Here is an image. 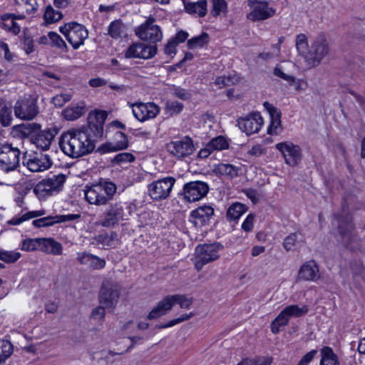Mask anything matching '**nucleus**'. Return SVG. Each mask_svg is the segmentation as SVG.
<instances>
[{"instance_id":"b1692460","label":"nucleus","mask_w":365,"mask_h":365,"mask_svg":"<svg viewBox=\"0 0 365 365\" xmlns=\"http://www.w3.org/2000/svg\"><path fill=\"white\" fill-rule=\"evenodd\" d=\"M214 214V209L209 205H204L192 210L190 213L189 221L195 227L205 225Z\"/></svg>"},{"instance_id":"2f4dec72","label":"nucleus","mask_w":365,"mask_h":365,"mask_svg":"<svg viewBox=\"0 0 365 365\" xmlns=\"http://www.w3.org/2000/svg\"><path fill=\"white\" fill-rule=\"evenodd\" d=\"M172 309V304L170 302L168 296L164 297L157 305L150 312L147 318L152 320L158 319L165 315L168 312Z\"/></svg>"},{"instance_id":"052dcab7","label":"nucleus","mask_w":365,"mask_h":365,"mask_svg":"<svg viewBox=\"0 0 365 365\" xmlns=\"http://www.w3.org/2000/svg\"><path fill=\"white\" fill-rule=\"evenodd\" d=\"M71 100L70 94L61 93L52 98V103L56 107H62L66 102Z\"/></svg>"},{"instance_id":"f03ea898","label":"nucleus","mask_w":365,"mask_h":365,"mask_svg":"<svg viewBox=\"0 0 365 365\" xmlns=\"http://www.w3.org/2000/svg\"><path fill=\"white\" fill-rule=\"evenodd\" d=\"M295 45L298 52L311 67L319 65L330 51L329 42L324 34L317 36L308 45L307 36L299 34L296 37Z\"/></svg>"},{"instance_id":"ea45409f","label":"nucleus","mask_w":365,"mask_h":365,"mask_svg":"<svg viewBox=\"0 0 365 365\" xmlns=\"http://www.w3.org/2000/svg\"><path fill=\"white\" fill-rule=\"evenodd\" d=\"M66 175L63 174L53 175L46 179H43L51 187L53 192H58L66 181Z\"/></svg>"},{"instance_id":"20e7f679","label":"nucleus","mask_w":365,"mask_h":365,"mask_svg":"<svg viewBox=\"0 0 365 365\" xmlns=\"http://www.w3.org/2000/svg\"><path fill=\"white\" fill-rule=\"evenodd\" d=\"M60 32L65 36L68 42L74 49L78 48L88 37L86 28L77 22L71 21L59 28Z\"/></svg>"},{"instance_id":"bb28decb","label":"nucleus","mask_w":365,"mask_h":365,"mask_svg":"<svg viewBox=\"0 0 365 365\" xmlns=\"http://www.w3.org/2000/svg\"><path fill=\"white\" fill-rule=\"evenodd\" d=\"M24 18L25 15L24 14H5L1 15V28L17 35L21 31V26L16 21L23 20Z\"/></svg>"},{"instance_id":"a878e982","label":"nucleus","mask_w":365,"mask_h":365,"mask_svg":"<svg viewBox=\"0 0 365 365\" xmlns=\"http://www.w3.org/2000/svg\"><path fill=\"white\" fill-rule=\"evenodd\" d=\"M319 267L314 260L305 262L299 269L298 279L314 281L319 278Z\"/></svg>"},{"instance_id":"f3484780","label":"nucleus","mask_w":365,"mask_h":365,"mask_svg":"<svg viewBox=\"0 0 365 365\" xmlns=\"http://www.w3.org/2000/svg\"><path fill=\"white\" fill-rule=\"evenodd\" d=\"M157 50L158 48L155 45H146L143 43H133L125 52V57L127 58L149 59L156 54Z\"/></svg>"},{"instance_id":"1a4fd4ad","label":"nucleus","mask_w":365,"mask_h":365,"mask_svg":"<svg viewBox=\"0 0 365 365\" xmlns=\"http://www.w3.org/2000/svg\"><path fill=\"white\" fill-rule=\"evenodd\" d=\"M335 221L337 224L341 242L345 247L350 250H354L355 246H354L353 244L356 241V236L353 232V225L351 216L346 212L341 216H336Z\"/></svg>"},{"instance_id":"79ce46f5","label":"nucleus","mask_w":365,"mask_h":365,"mask_svg":"<svg viewBox=\"0 0 365 365\" xmlns=\"http://www.w3.org/2000/svg\"><path fill=\"white\" fill-rule=\"evenodd\" d=\"M168 299L172 304H178L182 309H188L192 304V299L183 294L168 295Z\"/></svg>"},{"instance_id":"0e129e2a","label":"nucleus","mask_w":365,"mask_h":365,"mask_svg":"<svg viewBox=\"0 0 365 365\" xmlns=\"http://www.w3.org/2000/svg\"><path fill=\"white\" fill-rule=\"evenodd\" d=\"M274 74L276 76H278L282 78L283 80L287 81L289 84H292V83L295 82V78L294 76L284 73L282 71V70L279 67H276L274 69Z\"/></svg>"},{"instance_id":"a211bd4d","label":"nucleus","mask_w":365,"mask_h":365,"mask_svg":"<svg viewBox=\"0 0 365 365\" xmlns=\"http://www.w3.org/2000/svg\"><path fill=\"white\" fill-rule=\"evenodd\" d=\"M133 114L140 122L155 118L160 113V107L154 103H135L131 104Z\"/></svg>"},{"instance_id":"e2e57ef3","label":"nucleus","mask_w":365,"mask_h":365,"mask_svg":"<svg viewBox=\"0 0 365 365\" xmlns=\"http://www.w3.org/2000/svg\"><path fill=\"white\" fill-rule=\"evenodd\" d=\"M281 130V118L271 120V123L268 128V133L272 135H277Z\"/></svg>"},{"instance_id":"6ab92c4d","label":"nucleus","mask_w":365,"mask_h":365,"mask_svg":"<svg viewBox=\"0 0 365 365\" xmlns=\"http://www.w3.org/2000/svg\"><path fill=\"white\" fill-rule=\"evenodd\" d=\"M119 289L117 284L106 282L103 283L100 292V303L107 309H113L118 302Z\"/></svg>"},{"instance_id":"412c9836","label":"nucleus","mask_w":365,"mask_h":365,"mask_svg":"<svg viewBox=\"0 0 365 365\" xmlns=\"http://www.w3.org/2000/svg\"><path fill=\"white\" fill-rule=\"evenodd\" d=\"M240 129L247 135L257 133L263 124V119L259 113H252L237 120Z\"/></svg>"},{"instance_id":"3c124183","label":"nucleus","mask_w":365,"mask_h":365,"mask_svg":"<svg viewBox=\"0 0 365 365\" xmlns=\"http://www.w3.org/2000/svg\"><path fill=\"white\" fill-rule=\"evenodd\" d=\"M135 160L134 155L130 153H120L116 155L111 160L113 165H120L123 163L133 162Z\"/></svg>"},{"instance_id":"864d4df0","label":"nucleus","mask_w":365,"mask_h":365,"mask_svg":"<svg viewBox=\"0 0 365 365\" xmlns=\"http://www.w3.org/2000/svg\"><path fill=\"white\" fill-rule=\"evenodd\" d=\"M165 109L170 115L178 114L183 109V104L178 101H168L165 104Z\"/></svg>"},{"instance_id":"4d7b16f0","label":"nucleus","mask_w":365,"mask_h":365,"mask_svg":"<svg viewBox=\"0 0 365 365\" xmlns=\"http://www.w3.org/2000/svg\"><path fill=\"white\" fill-rule=\"evenodd\" d=\"M172 94L176 97L178 98L182 101H186L190 98L191 93L189 91L180 88L179 86H173L172 88Z\"/></svg>"},{"instance_id":"cd10ccee","label":"nucleus","mask_w":365,"mask_h":365,"mask_svg":"<svg viewBox=\"0 0 365 365\" xmlns=\"http://www.w3.org/2000/svg\"><path fill=\"white\" fill-rule=\"evenodd\" d=\"M77 260L80 264L89 266L94 269H103L106 265V260L88 252L77 253Z\"/></svg>"},{"instance_id":"5fc2aeb1","label":"nucleus","mask_w":365,"mask_h":365,"mask_svg":"<svg viewBox=\"0 0 365 365\" xmlns=\"http://www.w3.org/2000/svg\"><path fill=\"white\" fill-rule=\"evenodd\" d=\"M270 358L245 359L238 365H270Z\"/></svg>"},{"instance_id":"5701e85b","label":"nucleus","mask_w":365,"mask_h":365,"mask_svg":"<svg viewBox=\"0 0 365 365\" xmlns=\"http://www.w3.org/2000/svg\"><path fill=\"white\" fill-rule=\"evenodd\" d=\"M24 165L31 172H41L49 168L52 163L48 155L36 154L29 156V158H24Z\"/></svg>"},{"instance_id":"0eeeda50","label":"nucleus","mask_w":365,"mask_h":365,"mask_svg":"<svg viewBox=\"0 0 365 365\" xmlns=\"http://www.w3.org/2000/svg\"><path fill=\"white\" fill-rule=\"evenodd\" d=\"M309 311L307 305L299 307L297 304L289 305L285 307L272 322L271 330L274 334L279 331V327L287 324L291 317H299L306 314Z\"/></svg>"},{"instance_id":"c85d7f7f","label":"nucleus","mask_w":365,"mask_h":365,"mask_svg":"<svg viewBox=\"0 0 365 365\" xmlns=\"http://www.w3.org/2000/svg\"><path fill=\"white\" fill-rule=\"evenodd\" d=\"M305 238L302 232H295L287 236L283 242V247L287 252L294 251L304 246Z\"/></svg>"},{"instance_id":"680f3d73","label":"nucleus","mask_w":365,"mask_h":365,"mask_svg":"<svg viewBox=\"0 0 365 365\" xmlns=\"http://www.w3.org/2000/svg\"><path fill=\"white\" fill-rule=\"evenodd\" d=\"M235 78L231 76H219L215 80L216 85L219 86L220 88L228 86L235 83Z\"/></svg>"},{"instance_id":"dca6fc26","label":"nucleus","mask_w":365,"mask_h":365,"mask_svg":"<svg viewBox=\"0 0 365 365\" xmlns=\"http://www.w3.org/2000/svg\"><path fill=\"white\" fill-rule=\"evenodd\" d=\"M124 207L122 202L110 204L104 213V217L98 225L104 227H110L124 220Z\"/></svg>"},{"instance_id":"a18cd8bd","label":"nucleus","mask_w":365,"mask_h":365,"mask_svg":"<svg viewBox=\"0 0 365 365\" xmlns=\"http://www.w3.org/2000/svg\"><path fill=\"white\" fill-rule=\"evenodd\" d=\"M207 144L208 148H211L213 151L225 150L229 146L226 138L221 135L212 139Z\"/></svg>"},{"instance_id":"4468645a","label":"nucleus","mask_w":365,"mask_h":365,"mask_svg":"<svg viewBox=\"0 0 365 365\" xmlns=\"http://www.w3.org/2000/svg\"><path fill=\"white\" fill-rule=\"evenodd\" d=\"M208 191L209 186L206 182L192 181L184 185L182 193L187 201L195 202L205 197Z\"/></svg>"},{"instance_id":"338daca9","label":"nucleus","mask_w":365,"mask_h":365,"mask_svg":"<svg viewBox=\"0 0 365 365\" xmlns=\"http://www.w3.org/2000/svg\"><path fill=\"white\" fill-rule=\"evenodd\" d=\"M95 240L98 245H102L103 246H111V243L109 242L108 233H101L95 237Z\"/></svg>"},{"instance_id":"c9c22d12","label":"nucleus","mask_w":365,"mask_h":365,"mask_svg":"<svg viewBox=\"0 0 365 365\" xmlns=\"http://www.w3.org/2000/svg\"><path fill=\"white\" fill-rule=\"evenodd\" d=\"M319 365H340L338 356L329 346H324L321 351Z\"/></svg>"},{"instance_id":"58836bf2","label":"nucleus","mask_w":365,"mask_h":365,"mask_svg":"<svg viewBox=\"0 0 365 365\" xmlns=\"http://www.w3.org/2000/svg\"><path fill=\"white\" fill-rule=\"evenodd\" d=\"M247 211V207L240 202L233 203L230 206L227 212V217L230 220H237Z\"/></svg>"},{"instance_id":"f704fd0d","label":"nucleus","mask_w":365,"mask_h":365,"mask_svg":"<svg viewBox=\"0 0 365 365\" xmlns=\"http://www.w3.org/2000/svg\"><path fill=\"white\" fill-rule=\"evenodd\" d=\"M183 4L185 11L190 14H197L199 16L203 17L207 14L206 0H200L197 2L185 1Z\"/></svg>"},{"instance_id":"423d86ee","label":"nucleus","mask_w":365,"mask_h":365,"mask_svg":"<svg viewBox=\"0 0 365 365\" xmlns=\"http://www.w3.org/2000/svg\"><path fill=\"white\" fill-rule=\"evenodd\" d=\"M247 6L251 11L247 14V19L252 21H263L274 16L276 9L267 1L247 0Z\"/></svg>"},{"instance_id":"6e6d98bb","label":"nucleus","mask_w":365,"mask_h":365,"mask_svg":"<svg viewBox=\"0 0 365 365\" xmlns=\"http://www.w3.org/2000/svg\"><path fill=\"white\" fill-rule=\"evenodd\" d=\"M21 255L16 251H1V261L6 263H14L20 257Z\"/></svg>"},{"instance_id":"a19ab883","label":"nucleus","mask_w":365,"mask_h":365,"mask_svg":"<svg viewBox=\"0 0 365 365\" xmlns=\"http://www.w3.org/2000/svg\"><path fill=\"white\" fill-rule=\"evenodd\" d=\"M34 192L40 200L45 199L46 197L53 194L51 187H49V185L44 180L40 181L34 187Z\"/></svg>"},{"instance_id":"aec40b11","label":"nucleus","mask_w":365,"mask_h":365,"mask_svg":"<svg viewBox=\"0 0 365 365\" xmlns=\"http://www.w3.org/2000/svg\"><path fill=\"white\" fill-rule=\"evenodd\" d=\"M128 136L120 131H116L113 134L112 139L102 144L98 149L101 154L110 152H117L125 150L128 147Z\"/></svg>"},{"instance_id":"473e14b6","label":"nucleus","mask_w":365,"mask_h":365,"mask_svg":"<svg viewBox=\"0 0 365 365\" xmlns=\"http://www.w3.org/2000/svg\"><path fill=\"white\" fill-rule=\"evenodd\" d=\"M41 125L36 123H26L16 125L13 127V130L19 133L21 138H31L35 135L36 133L39 131Z\"/></svg>"},{"instance_id":"4be33fe9","label":"nucleus","mask_w":365,"mask_h":365,"mask_svg":"<svg viewBox=\"0 0 365 365\" xmlns=\"http://www.w3.org/2000/svg\"><path fill=\"white\" fill-rule=\"evenodd\" d=\"M58 131L56 128L40 129L39 131L36 132L35 135L31 138V142L38 148L42 150H47L49 149Z\"/></svg>"},{"instance_id":"c03bdc74","label":"nucleus","mask_w":365,"mask_h":365,"mask_svg":"<svg viewBox=\"0 0 365 365\" xmlns=\"http://www.w3.org/2000/svg\"><path fill=\"white\" fill-rule=\"evenodd\" d=\"M208 41V34L202 33V34L192 38L187 41V46L190 49L202 47Z\"/></svg>"},{"instance_id":"72a5a7b5","label":"nucleus","mask_w":365,"mask_h":365,"mask_svg":"<svg viewBox=\"0 0 365 365\" xmlns=\"http://www.w3.org/2000/svg\"><path fill=\"white\" fill-rule=\"evenodd\" d=\"M85 112V103L81 102L67 107L63 110V115L67 120H74L82 116Z\"/></svg>"},{"instance_id":"69168bd1","label":"nucleus","mask_w":365,"mask_h":365,"mask_svg":"<svg viewBox=\"0 0 365 365\" xmlns=\"http://www.w3.org/2000/svg\"><path fill=\"white\" fill-rule=\"evenodd\" d=\"M317 350L312 349L307 353L299 361L297 365H308L317 354Z\"/></svg>"},{"instance_id":"393cba45","label":"nucleus","mask_w":365,"mask_h":365,"mask_svg":"<svg viewBox=\"0 0 365 365\" xmlns=\"http://www.w3.org/2000/svg\"><path fill=\"white\" fill-rule=\"evenodd\" d=\"M80 217V215L69 214L55 216H47L45 217L34 220L32 222L35 227H46L52 226L56 223L63 222L66 221H72L77 220Z\"/></svg>"},{"instance_id":"39448f33","label":"nucleus","mask_w":365,"mask_h":365,"mask_svg":"<svg viewBox=\"0 0 365 365\" xmlns=\"http://www.w3.org/2000/svg\"><path fill=\"white\" fill-rule=\"evenodd\" d=\"M222 249V246L219 243L198 245L195 249V269L200 271L205 264L218 259L220 257L218 252Z\"/></svg>"},{"instance_id":"7c9ffc66","label":"nucleus","mask_w":365,"mask_h":365,"mask_svg":"<svg viewBox=\"0 0 365 365\" xmlns=\"http://www.w3.org/2000/svg\"><path fill=\"white\" fill-rule=\"evenodd\" d=\"M240 168L228 163H219L215 165L213 168V173L216 175L223 176L229 179H232L238 176Z\"/></svg>"},{"instance_id":"37998d69","label":"nucleus","mask_w":365,"mask_h":365,"mask_svg":"<svg viewBox=\"0 0 365 365\" xmlns=\"http://www.w3.org/2000/svg\"><path fill=\"white\" fill-rule=\"evenodd\" d=\"M63 17L61 12L56 11L51 6L46 8L43 18L47 23L52 24L61 20Z\"/></svg>"},{"instance_id":"7ed1b4c3","label":"nucleus","mask_w":365,"mask_h":365,"mask_svg":"<svg viewBox=\"0 0 365 365\" xmlns=\"http://www.w3.org/2000/svg\"><path fill=\"white\" fill-rule=\"evenodd\" d=\"M116 189L113 182L101 179L85 191V197L90 204L104 205L113 199Z\"/></svg>"},{"instance_id":"ddd939ff","label":"nucleus","mask_w":365,"mask_h":365,"mask_svg":"<svg viewBox=\"0 0 365 365\" xmlns=\"http://www.w3.org/2000/svg\"><path fill=\"white\" fill-rule=\"evenodd\" d=\"M167 150L172 155L181 159L192 154L195 148L192 139L186 136L168 143Z\"/></svg>"},{"instance_id":"f8f14e48","label":"nucleus","mask_w":365,"mask_h":365,"mask_svg":"<svg viewBox=\"0 0 365 365\" xmlns=\"http://www.w3.org/2000/svg\"><path fill=\"white\" fill-rule=\"evenodd\" d=\"M20 151L11 144H1V170L9 172L14 170L19 163Z\"/></svg>"},{"instance_id":"09e8293b","label":"nucleus","mask_w":365,"mask_h":365,"mask_svg":"<svg viewBox=\"0 0 365 365\" xmlns=\"http://www.w3.org/2000/svg\"><path fill=\"white\" fill-rule=\"evenodd\" d=\"M40 238H28L22 241L21 250L26 252H32L39 250Z\"/></svg>"},{"instance_id":"c756f323","label":"nucleus","mask_w":365,"mask_h":365,"mask_svg":"<svg viewBox=\"0 0 365 365\" xmlns=\"http://www.w3.org/2000/svg\"><path fill=\"white\" fill-rule=\"evenodd\" d=\"M62 245L53 238H40L39 250L48 254L59 255L62 253Z\"/></svg>"},{"instance_id":"9b49d317","label":"nucleus","mask_w":365,"mask_h":365,"mask_svg":"<svg viewBox=\"0 0 365 365\" xmlns=\"http://www.w3.org/2000/svg\"><path fill=\"white\" fill-rule=\"evenodd\" d=\"M275 148L282 153L285 163L291 167L297 166L302 159V148L291 141L279 143Z\"/></svg>"},{"instance_id":"4c0bfd02","label":"nucleus","mask_w":365,"mask_h":365,"mask_svg":"<svg viewBox=\"0 0 365 365\" xmlns=\"http://www.w3.org/2000/svg\"><path fill=\"white\" fill-rule=\"evenodd\" d=\"M45 214H46V210H44L29 211V212H27L26 213L22 215L21 217H15L12 218L11 220H9L7 222V223L9 225H19L26 220L43 216Z\"/></svg>"},{"instance_id":"2eb2a0df","label":"nucleus","mask_w":365,"mask_h":365,"mask_svg":"<svg viewBox=\"0 0 365 365\" xmlns=\"http://www.w3.org/2000/svg\"><path fill=\"white\" fill-rule=\"evenodd\" d=\"M14 113L17 118L22 120L34 119L38 113L36 100L25 98L17 101L14 106Z\"/></svg>"},{"instance_id":"603ef678","label":"nucleus","mask_w":365,"mask_h":365,"mask_svg":"<svg viewBox=\"0 0 365 365\" xmlns=\"http://www.w3.org/2000/svg\"><path fill=\"white\" fill-rule=\"evenodd\" d=\"M12 108L11 106H4L1 107V125L9 126L12 121Z\"/></svg>"},{"instance_id":"f257e3e1","label":"nucleus","mask_w":365,"mask_h":365,"mask_svg":"<svg viewBox=\"0 0 365 365\" xmlns=\"http://www.w3.org/2000/svg\"><path fill=\"white\" fill-rule=\"evenodd\" d=\"M106 118V111L91 112L88 116L87 126L64 132L59 141L63 152L73 158L91 153L95 148V142L103 136Z\"/></svg>"},{"instance_id":"bf43d9fd","label":"nucleus","mask_w":365,"mask_h":365,"mask_svg":"<svg viewBox=\"0 0 365 365\" xmlns=\"http://www.w3.org/2000/svg\"><path fill=\"white\" fill-rule=\"evenodd\" d=\"M106 308L103 304L94 308L92 310L91 317L102 323L104 321L106 315Z\"/></svg>"},{"instance_id":"774afa93","label":"nucleus","mask_w":365,"mask_h":365,"mask_svg":"<svg viewBox=\"0 0 365 365\" xmlns=\"http://www.w3.org/2000/svg\"><path fill=\"white\" fill-rule=\"evenodd\" d=\"M254 218L255 215L253 214L248 215L242 225V229L245 232L251 231L253 228Z\"/></svg>"},{"instance_id":"8fccbe9b","label":"nucleus","mask_w":365,"mask_h":365,"mask_svg":"<svg viewBox=\"0 0 365 365\" xmlns=\"http://www.w3.org/2000/svg\"><path fill=\"white\" fill-rule=\"evenodd\" d=\"M49 41L53 46L67 51L68 47L63 38L56 32L50 31L48 34Z\"/></svg>"},{"instance_id":"6e6552de","label":"nucleus","mask_w":365,"mask_h":365,"mask_svg":"<svg viewBox=\"0 0 365 365\" xmlns=\"http://www.w3.org/2000/svg\"><path fill=\"white\" fill-rule=\"evenodd\" d=\"M155 19L150 16L143 24L135 29L136 36L143 41L155 43L163 38L160 27L155 24Z\"/></svg>"},{"instance_id":"de8ad7c7","label":"nucleus","mask_w":365,"mask_h":365,"mask_svg":"<svg viewBox=\"0 0 365 365\" xmlns=\"http://www.w3.org/2000/svg\"><path fill=\"white\" fill-rule=\"evenodd\" d=\"M212 7L210 14L217 17L221 13H226L227 4L225 0H212Z\"/></svg>"},{"instance_id":"49530a36","label":"nucleus","mask_w":365,"mask_h":365,"mask_svg":"<svg viewBox=\"0 0 365 365\" xmlns=\"http://www.w3.org/2000/svg\"><path fill=\"white\" fill-rule=\"evenodd\" d=\"M124 26L119 20L111 22L108 27V34L114 38H120L123 33Z\"/></svg>"},{"instance_id":"e433bc0d","label":"nucleus","mask_w":365,"mask_h":365,"mask_svg":"<svg viewBox=\"0 0 365 365\" xmlns=\"http://www.w3.org/2000/svg\"><path fill=\"white\" fill-rule=\"evenodd\" d=\"M16 9L21 12V14H33L38 9L36 0H14Z\"/></svg>"},{"instance_id":"13d9d810","label":"nucleus","mask_w":365,"mask_h":365,"mask_svg":"<svg viewBox=\"0 0 365 365\" xmlns=\"http://www.w3.org/2000/svg\"><path fill=\"white\" fill-rule=\"evenodd\" d=\"M14 351V346L9 340H1V361L10 357Z\"/></svg>"},{"instance_id":"9d476101","label":"nucleus","mask_w":365,"mask_h":365,"mask_svg":"<svg viewBox=\"0 0 365 365\" xmlns=\"http://www.w3.org/2000/svg\"><path fill=\"white\" fill-rule=\"evenodd\" d=\"M176 180L173 177H166L148 185L149 196L154 200H163L168 198L172 191Z\"/></svg>"}]
</instances>
